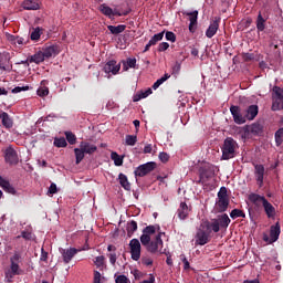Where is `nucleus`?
<instances>
[{
    "label": "nucleus",
    "instance_id": "nucleus-32",
    "mask_svg": "<svg viewBox=\"0 0 283 283\" xmlns=\"http://www.w3.org/2000/svg\"><path fill=\"white\" fill-rule=\"evenodd\" d=\"M111 160L114 161L115 167H123V157L118 153L113 151L111 154Z\"/></svg>",
    "mask_w": 283,
    "mask_h": 283
},
{
    "label": "nucleus",
    "instance_id": "nucleus-25",
    "mask_svg": "<svg viewBox=\"0 0 283 283\" xmlns=\"http://www.w3.org/2000/svg\"><path fill=\"white\" fill-rule=\"evenodd\" d=\"M80 147H81V149H82L85 154H94V151H96V149H98V148L96 147V145L90 144V143H87V142H82V143L80 144Z\"/></svg>",
    "mask_w": 283,
    "mask_h": 283
},
{
    "label": "nucleus",
    "instance_id": "nucleus-59",
    "mask_svg": "<svg viewBox=\"0 0 283 283\" xmlns=\"http://www.w3.org/2000/svg\"><path fill=\"white\" fill-rule=\"evenodd\" d=\"M108 258L112 266H116V260H118V258L116 256V253L108 254Z\"/></svg>",
    "mask_w": 283,
    "mask_h": 283
},
{
    "label": "nucleus",
    "instance_id": "nucleus-48",
    "mask_svg": "<svg viewBox=\"0 0 283 283\" xmlns=\"http://www.w3.org/2000/svg\"><path fill=\"white\" fill-rule=\"evenodd\" d=\"M66 140L70 145H76V135L72 132H65Z\"/></svg>",
    "mask_w": 283,
    "mask_h": 283
},
{
    "label": "nucleus",
    "instance_id": "nucleus-50",
    "mask_svg": "<svg viewBox=\"0 0 283 283\" xmlns=\"http://www.w3.org/2000/svg\"><path fill=\"white\" fill-rule=\"evenodd\" d=\"M38 96H48V94H50V88H48V86H40L36 91Z\"/></svg>",
    "mask_w": 283,
    "mask_h": 283
},
{
    "label": "nucleus",
    "instance_id": "nucleus-61",
    "mask_svg": "<svg viewBox=\"0 0 283 283\" xmlns=\"http://www.w3.org/2000/svg\"><path fill=\"white\" fill-rule=\"evenodd\" d=\"M56 191H57L56 184H51V186L49 187V195L54 196V193H56Z\"/></svg>",
    "mask_w": 283,
    "mask_h": 283
},
{
    "label": "nucleus",
    "instance_id": "nucleus-42",
    "mask_svg": "<svg viewBox=\"0 0 283 283\" xmlns=\"http://www.w3.org/2000/svg\"><path fill=\"white\" fill-rule=\"evenodd\" d=\"M156 229H158V231H160V227L159 226H147L143 230V233H146V235H154V233H156Z\"/></svg>",
    "mask_w": 283,
    "mask_h": 283
},
{
    "label": "nucleus",
    "instance_id": "nucleus-35",
    "mask_svg": "<svg viewBox=\"0 0 283 283\" xmlns=\"http://www.w3.org/2000/svg\"><path fill=\"white\" fill-rule=\"evenodd\" d=\"M264 23H266V20L262 17V13H259L256 18V30H259V32H264Z\"/></svg>",
    "mask_w": 283,
    "mask_h": 283
},
{
    "label": "nucleus",
    "instance_id": "nucleus-12",
    "mask_svg": "<svg viewBox=\"0 0 283 283\" xmlns=\"http://www.w3.org/2000/svg\"><path fill=\"white\" fill-rule=\"evenodd\" d=\"M230 112L237 125H244L247 123V117L240 112V106H231Z\"/></svg>",
    "mask_w": 283,
    "mask_h": 283
},
{
    "label": "nucleus",
    "instance_id": "nucleus-19",
    "mask_svg": "<svg viewBox=\"0 0 283 283\" xmlns=\"http://www.w3.org/2000/svg\"><path fill=\"white\" fill-rule=\"evenodd\" d=\"M206 229L208 233H211V231H213V233H218L220 231V220L212 219L211 222H207Z\"/></svg>",
    "mask_w": 283,
    "mask_h": 283
},
{
    "label": "nucleus",
    "instance_id": "nucleus-11",
    "mask_svg": "<svg viewBox=\"0 0 283 283\" xmlns=\"http://www.w3.org/2000/svg\"><path fill=\"white\" fill-rule=\"evenodd\" d=\"M104 72L105 74H113V76H116L118 72H120V63L111 60L104 65Z\"/></svg>",
    "mask_w": 283,
    "mask_h": 283
},
{
    "label": "nucleus",
    "instance_id": "nucleus-31",
    "mask_svg": "<svg viewBox=\"0 0 283 283\" xmlns=\"http://www.w3.org/2000/svg\"><path fill=\"white\" fill-rule=\"evenodd\" d=\"M136 67V57H128L123 62V70L127 72L129 69Z\"/></svg>",
    "mask_w": 283,
    "mask_h": 283
},
{
    "label": "nucleus",
    "instance_id": "nucleus-20",
    "mask_svg": "<svg viewBox=\"0 0 283 283\" xmlns=\"http://www.w3.org/2000/svg\"><path fill=\"white\" fill-rule=\"evenodd\" d=\"M262 207L268 218H275V207H273L269 200L265 199V201L262 203Z\"/></svg>",
    "mask_w": 283,
    "mask_h": 283
},
{
    "label": "nucleus",
    "instance_id": "nucleus-26",
    "mask_svg": "<svg viewBox=\"0 0 283 283\" xmlns=\"http://www.w3.org/2000/svg\"><path fill=\"white\" fill-rule=\"evenodd\" d=\"M216 220H219V226L221 229H227L229 224H231V219L227 213L219 216Z\"/></svg>",
    "mask_w": 283,
    "mask_h": 283
},
{
    "label": "nucleus",
    "instance_id": "nucleus-60",
    "mask_svg": "<svg viewBox=\"0 0 283 283\" xmlns=\"http://www.w3.org/2000/svg\"><path fill=\"white\" fill-rule=\"evenodd\" d=\"M8 61H10V59L8 57V54L0 53V63L6 65V63H8Z\"/></svg>",
    "mask_w": 283,
    "mask_h": 283
},
{
    "label": "nucleus",
    "instance_id": "nucleus-46",
    "mask_svg": "<svg viewBox=\"0 0 283 283\" xmlns=\"http://www.w3.org/2000/svg\"><path fill=\"white\" fill-rule=\"evenodd\" d=\"M53 145L55 147H67V140H65L64 137H61V138H55L54 142H53Z\"/></svg>",
    "mask_w": 283,
    "mask_h": 283
},
{
    "label": "nucleus",
    "instance_id": "nucleus-5",
    "mask_svg": "<svg viewBox=\"0 0 283 283\" xmlns=\"http://www.w3.org/2000/svg\"><path fill=\"white\" fill-rule=\"evenodd\" d=\"M156 169V163L154 161H148L146 164H143L138 166L134 174L135 176H138L139 178H143L144 176H147V174H151Z\"/></svg>",
    "mask_w": 283,
    "mask_h": 283
},
{
    "label": "nucleus",
    "instance_id": "nucleus-41",
    "mask_svg": "<svg viewBox=\"0 0 283 283\" xmlns=\"http://www.w3.org/2000/svg\"><path fill=\"white\" fill-rule=\"evenodd\" d=\"M99 10L103 14H105V17H109V18L114 17V10H112V8H109L105 4H102L99 7Z\"/></svg>",
    "mask_w": 283,
    "mask_h": 283
},
{
    "label": "nucleus",
    "instance_id": "nucleus-55",
    "mask_svg": "<svg viewBox=\"0 0 283 283\" xmlns=\"http://www.w3.org/2000/svg\"><path fill=\"white\" fill-rule=\"evenodd\" d=\"M29 87L28 86H17L14 87L11 92L12 94H19L21 92H28Z\"/></svg>",
    "mask_w": 283,
    "mask_h": 283
},
{
    "label": "nucleus",
    "instance_id": "nucleus-62",
    "mask_svg": "<svg viewBox=\"0 0 283 283\" xmlns=\"http://www.w3.org/2000/svg\"><path fill=\"white\" fill-rule=\"evenodd\" d=\"M255 59V56L253 55V53H244L243 54V61H253Z\"/></svg>",
    "mask_w": 283,
    "mask_h": 283
},
{
    "label": "nucleus",
    "instance_id": "nucleus-4",
    "mask_svg": "<svg viewBox=\"0 0 283 283\" xmlns=\"http://www.w3.org/2000/svg\"><path fill=\"white\" fill-rule=\"evenodd\" d=\"M163 235H165L164 232H158L155 239L148 243L146 249L149 253H158L163 249Z\"/></svg>",
    "mask_w": 283,
    "mask_h": 283
},
{
    "label": "nucleus",
    "instance_id": "nucleus-2",
    "mask_svg": "<svg viewBox=\"0 0 283 283\" xmlns=\"http://www.w3.org/2000/svg\"><path fill=\"white\" fill-rule=\"evenodd\" d=\"M264 126L260 123L251 124L250 126L239 128V134H241V138L247 140V138H251L252 136H262V132Z\"/></svg>",
    "mask_w": 283,
    "mask_h": 283
},
{
    "label": "nucleus",
    "instance_id": "nucleus-40",
    "mask_svg": "<svg viewBox=\"0 0 283 283\" xmlns=\"http://www.w3.org/2000/svg\"><path fill=\"white\" fill-rule=\"evenodd\" d=\"M165 36V31L159 32L157 34H155L149 41L148 43H150V45H156V43H158V41H163Z\"/></svg>",
    "mask_w": 283,
    "mask_h": 283
},
{
    "label": "nucleus",
    "instance_id": "nucleus-28",
    "mask_svg": "<svg viewBox=\"0 0 283 283\" xmlns=\"http://www.w3.org/2000/svg\"><path fill=\"white\" fill-rule=\"evenodd\" d=\"M153 94L151 88H147L146 91H142L134 95L133 101L134 103H138V101H142V98H147V96H150Z\"/></svg>",
    "mask_w": 283,
    "mask_h": 283
},
{
    "label": "nucleus",
    "instance_id": "nucleus-63",
    "mask_svg": "<svg viewBox=\"0 0 283 283\" xmlns=\"http://www.w3.org/2000/svg\"><path fill=\"white\" fill-rule=\"evenodd\" d=\"M154 150L151 144H148L144 147V154H151V151Z\"/></svg>",
    "mask_w": 283,
    "mask_h": 283
},
{
    "label": "nucleus",
    "instance_id": "nucleus-14",
    "mask_svg": "<svg viewBox=\"0 0 283 283\" xmlns=\"http://www.w3.org/2000/svg\"><path fill=\"white\" fill-rule=\"evenodd\" d=\"M76 253H78V250L76 248H70L66 250L62 249L61 254L63 258V262H65V264H70V262H72V258H74Z\"/></svg>",
    "mask_w": 283,
    "mask_h": 283
},
{
    "label": "nucleus",
    "instance_id": "nucleus-38",
    "mask_svg": "<svg viewBox=\"0 0 283 283\" xmlns=\"http://www.w3.org/2000/svg\"><path fill=\"white\" fill-rule=\"evenodd\" d=\"M168 78H171V75L166 73L163 77H160L153 84V90H158L163 85V83H165V81H168Z\"/></svg>",
    "mask_w": 283,
    "mask_h": 283
},
{
    "label": "nucleus",
    "instance_id": "nucleus-29",
    "mask_svg": "<svg viewBox=\"0 0 283 283\" xmlns=\"http://www.w3.org/2000/svg\"><path fill=\"white\" fill-rule=\"evenodd\" d=\"M217 209L221 213L229 209V198L227 199H218L217 201Z\"/></svg>",
    "mask_w": 283,
    "mask_h": 283
},
{
    "label": "nucleus",
    "instance_id": "nucleus-30",
    "mask_svg": "<svg viewBox=\"0 0 283 283\" xmlns=\"http://www.w3.org/2000/svg\"><path fill=\"white\" fill-rule=\"evenodd\" d=\"M1 120H2V125H3V127H6V129H11L13 122H12V118H10V115H8V113H6V112L2 113Z\"/></svg>",
    "mask_w": 283,
    "mask_h": 283
},
{
    "label": "nucleus",
    "instance_id": "nucleus-57",
    "mask_svg": "<svg viewBox=\"0 0 283 283\" xmlns=\"http://www.w3.org/2000/svg\"><path fill=\"white\" fill-rule=\"evenodd\" d=\"M159 160H160L161 163H168V161H169V154H167V153H160V154H159Z\"/></svg>",
    "mask_w": 283,
    "mask_h": 283
},
{
    "label": "nucleus",
    "instance_id": "nucleus-24",
    "mask_svg": "<svg viewBox=\"0 0 283 283\" xmlns=\"http://www.w3.org/2000/svg\"><path fill=\"white\" fill-rule=\"evenodd\" d=\"M118 180H119V185H120V187H123V189H125L126 191H132V184H129V180L127 179L125 174L120 172L118 175Z\"/></svg>",
    "mask_w": 283,
    "mask_h": 283
},
{
    "label": "nucleus",
    "instance_id": "nucleus-36",
    "mask_svg": "<svg viewBox=\"0 0 283 283\" xmlns=\"http://www.w3.org/2000/svg\"><path fill=\"white\" fill-rule=\"evenodd\" d=\"M74 154H75L76 165H81V163L83 161V158H85V153L80 147L74 149Z\"/></svg>",
    "mask_w": 283,
    "mask_h": 283
},
{
    "label": "nucleus",
    "instance_id": "nucleus-47",
    "mask_svg": "<svg viewBox=\"0 0 283 283\" xmlns=\"http://www.w3.org/2000/svg\"><path fill=\"white\" fill-rule=\"evenodd\" d=\"M94 264L95 266H97V269H103V266H105V256L103 255L96 256L94 260Z\"/></svg>",
    "mask_w": 283,
    "mask_h": 283
},
{
    "label": "nucleus",
    "instance_id": "nucleus-39",
    "mask_svg": "<svg viewBox=\"0 0 283 283\" xmlns=\"http://www.w3.org/2000/svg\"><path fill=\"white\" fill-rule=\"evenodd\" d=\"M125 143L129 147H134V145H136V143H138V137L135 135H126Z\"/></svg>",
    "mask_w": 283,
    "mask_h": 283
},
{
    "label": "nucleus",
    "instance_id": "nucleus-23",
    "mask_svg": "<svg viewBox=\"0 0 283 283\" xmlns=\"http://www.w3.org/2000/svg\"><path fill=\"white\" fill-rule=\"evenodd\" d=\"M249 200L256 207H260V205H263L264 201H266V198L264 196H260L258 193H250L249 195Z\"/></svg>",
    "mask_w": 283,
    "mask_h": 283
},
{
    "label": "nucleus",
    "instance_id": "nucleus-43",
    "mask_svg": "<svg viewBox=\"0 0 283 283\" xmlns=\"http://www.w3.org/2000/svg\"><path fill=\"white\" fill-rule=\"evenodd\" d=\"M230 218H232V220H235V218H247V214H244V212L240 209H233L230 212Z\"/></svg>",
    "mask_w": 283,
    "mask_h": 283
},
{
    "label": "nucleus",
    "instance_id": "nucleus-54",
    "mask_svg": "<svg viewBox=\"0 0 283 283\" xmlns=\"http://www.w3.org/2000/svg\"><path fill=\"white\" fill-rule=\"evenodd\" d=\"M142 264H144L145 266H151V264H154V260H151V258L148 256H143Z\"/></svg>",
    "mask_w": 283,
    "mask_h": 283
},
{
    "label": "nucleus",
    "instance_id": "nucleus-33",
    "mask_svg": "<svg viewBox=\"0 0 283 283\" xmlns=\"http://www.w3.org/2000/svg\"><path fill=\"white\" fill-rule=\"evenodd\" d=\"M44 59H51V56H56V46H48L42 51Z\"/></svg>",
    "mask_w": 283,
    "mask_h": 283
},
{
    "label": "nucleus",
    "instance_id": "nucleus-56",
    "mask_svg": "<svg viewBox=\"0 0 283 283\" xmlns=\"http://www.w3.org/2000/svg\"><path fill=\"white\" fill-rule=\"evenodd\" d=\"M167 50H169V43H167V42H161V43H159V45H158V52H165V51H167Z\"/></svg>",
    "mask_w": 283,
    "mask_h": 283
},
{
    "label": "nucleus",
    "instance_id": "nucleus-49",
    "mask_svg": "<svg viewBox=\"0 0 283 283\" xmlns=\"http://www.w3.org/2000/svg\"><path fill=\"white\" fill-rule=\"evenodd\" d=\"M39 39H41V28H35L31 32V41H39Z\"/></svg>",
    "mask_w": 283,
    "mask_h": 283
},
{
    "label": "nucleus",
    "instance_id": "nucleus-45",
    "mask_svg": "<svg viewBox=\"0 0 283 283\" xmlns=\"http://www.w3.org/2000/svg\"><path fill=\"white\" fill-rule=\"evenodd\" d=\"M282 143H283V128H280L275 133V144H276V147H280V145H282Z\"/></svg>",
    "mask_w": 283,
    "mask_h": 283
},
{
    "label": "nucleus",
    "instance_id": "nucleus-8",
    "mask_svg": "<svg viewBox=\"0 0 283 283\" xmlns=\"http://www.w3.org/2000/svg\"><path fill=\"white\" fill-rule=\"evenodd\" d=\"M220 21H221L220 17H214L213 21L210 22V25L208 27V29L206 31V36L208 39H213V36H216V34L218 33V30L220 28Z\"/></svg>",
    "mask_w": 283,
    "mask_h": 283
},
{
    "label": "nucleus",
    "instance_id": "nucleus-9",
    "mask_svg": "<svg viewBox=\"0 0 283 283\" xmlns=\"http://www.w3.org/2000/svg\"><path fill=\"white\" fill-rule=\"evenodd\" d=\"M264 174H266V169L264 168V165L254 164V177L259 187H262V185H264Z\"/></svg>",
    "mask_w": 283,
    "mask_h": 283
},
{
    "label": "nucleus",
    "instance_id": "nucleus-13",
    "mask_svg": "<svg viewBox=\"0 0 283 283\" xmlns=\"http://www.w3.org/2000/svg\"><path fill=\"white\" fill-rule=\"evenodd\" d=\"M7 282H12V277L14 275H21V269L19 268V263L12 262L10 264V269H8L4 273Z\"/></svg>",
    "mask_w": 283,
    "mask_h": 283
},
{
    "label": "nucleus",
    "instance_id": "nucleus-17",
    "mask_svg": "<svg viewBox=\"0 0 283 283\" xmlns=\"http://www.w3.org/2000/svg\"><path fill=\"white\" fill-rule=\"evenodd\" d=\"M0 187L6 191L7 193H11V196H17V189H14L10 181L3 179V177L0 176Z\"/></svg>",
    "mask_w": 283,
    "mask_h": 283
},
{
    "label": "nucleus",
    "instance_id": "nucleus-3",
    "mask_svg": "<svg viewBox=\"0 0 283 283\" xmlns=\"http://www.w3.org/2000/svg\"><path fill=\"white\" fill-rule=\"evenodd\" d=\"M272 112H280L283 109V88L274 86L272 88Z\"/></svg>",
    "mask_w": 283,
    "mask_h": 283
},
{
    "label": "nucleus",
    "instance_id": "nucleus-18",
    "mask_svg": "<svg viewBox=\"0 0 283 283\" xmlns=\"http://www.w3.org/2000/svg\"><path fill=\"white\" fill-rule=\"evenodd\" d=\"M258 105H250L245 111V120H253L258 116Z\"/></svg>",
    "mask_w": 283,
    "mask_h": 283
},
{
    "label": "nucleus",
    "instance_id": "nucleus-7",
    "mask_svg": "<svg viewBox=\"0 0 283 283\" xmlns=\"http://www.w3.org/2000/svg\"><path fill=\"white\" fill-rule=\"evenodd\" d=\"M132 260L138 262L140 260V241L138 239H133L129 242Z\"/></svg>",
    "mask_w": 283,
    "mask_h": 283
},
{
    "label": "nucleus",
    "instance_id": "nucleus-44",
    "mask_svg": "<svg viewBox=\"0 0 283 283\" xmlns=\"http://www.w3.org/2000/svg\"><path fill=\"white\" fill-rule=\"evenodd\" d=\"M140 242L143 244V247H147L150 244L151 242V235L146 234L145 232H143V234L140 235Z\"/></svg>",
    "mask_w": 283,
    "mask_h": 283
},
{
    "label": "nucleus",
    "instance_id": "nucleus-34",
    "mask_svg": "<svg viewBox=\"0 0 283 283\" xmlns=\"http://www.w3.org/2000/svg\"><path fill=\"white\" fill-rule=\"evenodd\" d=\"M125 24H119L117 27L108 25L107 29L109 30L111 34H120L125 32Z\"/></svg>",
    "mask_w": 283,
    "mask_h": 283
},
{
    "label": "nucleus",
    "instance_id": "nucleus-64",
    "mask_svg": "<svg viewBox=\"0 0 283 283\" xmlns=\"http://www.w3.org/2000/svg\"><path fill=\"white\" fill-rule=\"evenodd\" d=\"M21 259V255H19V253H15L14 255L11 256L10 262H19V260Z\"/></svg>",
    "mask_w": 283,
    "mask_h": 283
},
{
    "label": "nucleus",
    "instance_id": "nucleus-58",
    "mask_svg": "<svg viewBox=\"0 0 283 283\" xmlns=\"http://www.w3.org/2000/svg\"><path fill=\"white\" fill-rule=\"evenodd\" d=\"M180 260H181V262H184V269H185V271H187V269H189V260H187V256H185V254H181L180 255Z\"/></svg>",
    "mask_w": 283,
    "mask_h": 283
},
{
    "label": "nucleus",
    "instance_id": "nucleus-52",
    "mask_svg": "<svg viewBox=\"0 0 283 283\" xmlns=\"http://www.w3.org/2000/svg\"><path fill=\"white\" fill-rule=\"evenodd\" d=\"M229 196L227 195V188L221 187L219 192H218V199H227Z\"/></svg>",
    "mask_w": 283,
    "mask_h": 283
},
{
    "label": "nucleus",
    "instance_id": "nucleus-53",
    "mask_svg": "<svg viewBox=\"0 0 283 283\" xmlns=\"http://www.w3.org/2000/svg\"><path fill=\"white\" fill-rule=\"evenodd\" d=\"M166 39L171 43H176V33L171 31L166 32Z\"/></svg>",
    "mask_w": 283,
    "mask_h": 283
},
{
    "label": "nucleus",
    "instance_id": "nucleus-22",
    "mask_svg": "<svg viewBox=\"0 0 283 283\" xmlns=\"http://www.w3.org/2000/svg\"><path fill=\"white\" fill-rule=\"evenodd\" d=\"M177 216L179 220H187V216H189V207L187 203L181 202L179 209L177 210Z\"/></svg>",
    "mask_w": 283,
    "mask_h": 283
},
{
    "label": "nucleus",
    "instance_id": "nucleus-1",
    "mask_svg": "<svg viewBox=\"0 0 283 283\" xmlns=\"http://www.w3.org/2000/svg\"><path fill=\"white\" fill-rule=\"evenodd\" d=\"M235 149H238V143L233 138L227 137L221 148L223 160L235 158Z\"/></svg>",
    "mask_w": 283,
    "mask_h": 283
},
{
    "label": "nucleus",
    "instance_id": "nucleus-27",
    "mask_svg": "<svg viewBox=\"0 0 283 283\" xmlns=\"http://www.w3.org/2000/svg\"><path fill=\"white\" fill-rule=\"evenodd\" d=\"M29 61L31 63H36V65H39V63H43L45 61V56L43 55V51H39L35 54L31 55Z\"/></svg>",
    "mask_w": 283,
    "mask_h": 283
},
{
    "label": "nucleus",
    "instance_id": "nucleus-15",
    "mask_svg": "<svg viewBox=\"0 0 283 283\" xmlns=\"http://www.w3.org/2000/svg\"><path fill=\"white\" fill-rule=\"evenodd\" d=\"M186 17H188L189 20V31L193 32L196 30V25H198V10L191 11V12H185Z\"/></svg>",
    "mask_w": 283,
    "mask_h": 283
},
{
    "label": "nucleus",
    "instance_id": "nucleus-51",
    "mask_svg": "<svg viewBox=\"0 0 283 283\" xmlns=\"http://www.w3.org/2000/svg\"><path fill=\"white\" fill-rule=\"evenodd\" d=\"M115 283H129V279L125 274L117 275L115 277Z\"/></svg>",
    "mask_w": 283,
    "mask_h": 283
},
{
    "label": "nucleus",
    "instance_id": "nucleus-16",
    "mask_svg": "<svg viewBox=\"0 0 283 283\" xmlns=\"http://www.w3.org/2000/svg\"><path fill=\"white\" fill-rule=\"evenodd\" d=\"M209 242V233L205 232V230H199L196 235V244L200 247H205Z\"/></svg>",
    "mask_w": 283,
    "mask_h": 283
},
{
    "label": "nucleus",
    "instance_id": "nucleus-37",
    "mask_svg": "<svg viewBox=\"0 0 283 283\" xmlns=\"http://www.w3.org/2000/svg\"><path fill=\"white\" fill-rule=\"evenodd\" d=\"M126 231L128 235H134L135 231H138V223L136 221H130L127 223Z\"/></svg>",
    "mask_w": 283,
    "mask_h": 283
},
{
    "label": "nucleus",
    "instance_id": "nucleus-10",
    "mask_svg": "<svg viewBox=\"0 0 283 283\" xmlns=\"http://www.w3.org/2000/svg\"><path fill=\"white\" fill-rule=\"evenodd\" d=\"M4 159L9 165H17L19 163V155L17 154V150L12 148V146H9L4 151Z\"/></svg>",
    "mask_w": 283,
    "mask_h": 283
},
{
    "label": "nucleus",
    "instance_id": "nucleus-21",
    "mask_svg": "<svg viewBox=\"0 0 283 283\" xmlns=\"http://www.w3.org/2000/svg\"><path fill=\"white\" fill-rule=\"evenodd\" d=\"M22 8L24 10H40L41 4L39 3V0H25L22 3Z\"/></svg>",
    "mask_w": 283,
    "mask_h": 283
},
{
    "label": "nucleus",
    "instance_id": "nucleus-6",
    "mask_svg": "<svg viewBox=\"0 0 283 283\" xmlns=\"http://www.w3.org/2000/svg\"><path fill=\"white\" fill-rule=\"evenodd\" d=\"M280 223H276L274 226H271L270 228V238L269 235L264 234L263 240L264 242H269L270 244H273V242H277L280 240Z\"/></svg>",
    "mask_w": 283,
    "mask_h": 283
}]
</instances>
